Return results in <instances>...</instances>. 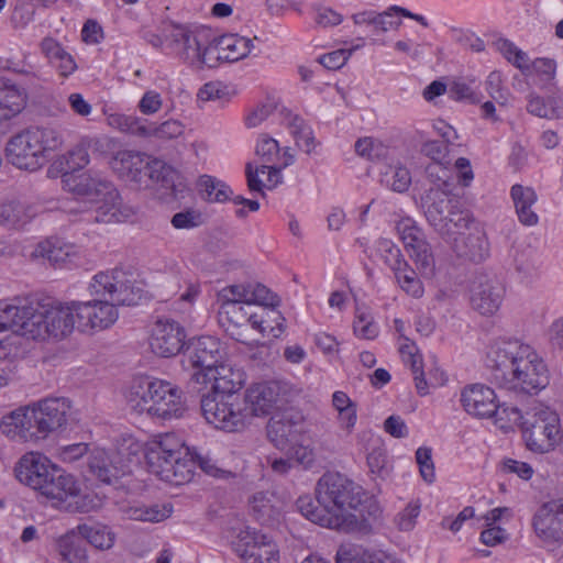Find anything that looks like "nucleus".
Segmentation results:
<instances>
[{"instance_id": "f257e3e1", "label": "nucleus", "mask_w": 563, "mask_h": 563, "mask_svg": "<svg viewBox=\"0 0 563 563\" xmlns=\"http://www.w3.org/2000/svg\"><path fill=\"white\" fill-rule=\"evenodd\" d=\"M75 329L71 311L49 297L32 295L0 302V333H13L31 340L63 339ZM0 338V358L5 357Z\"/></svg>"}, {"instance_id": "0e129e2a", "label": "nucleus", "mask_w": 563, "mask_h": 563, "mask_svg": "<svg viewBox=\"0 0 563 563\" xmlns=\"http://www.w3.org/2000/svg\"><path fill=\"white\" fill-rule=\"evenodd\" d=\"M399 353L402 361L410 365L412 372H417V368L422 366V356L419 354L416 344L409 339L405 338V342L399 347Z\"/></svg>"}, {"instance_id": "7ed1b4c3", "label": "nucleus", "mask_w": 563, "mask_h": 563, "mask_svg": "<svg viewBox=\"0 0 563 563\" xmlns=\"http://www.w3.org/2000/svg\"><path fill=\"white\" fill-rule=\"evenodd\" d=\"M492 382L518 395H536L549 384L543 360L528 344L518 340L500 341L487 355Z\"/></svg>"}, {"instance_id": "69168bd1", "label": "nucleus", "mask_w": 563, "mask_h": 563, "mask_svg": "<svg viewBox=\"0 0 563 563\" xmlns=\"http://www.w3.org/2000/svg\"><path fill=\"white\" fill-rule=\"evenodd\" d=\"M219 297L222 300V302H247L249 284L228 286L219 292Z\"/></svg>"}, {"instance_id": "dca6fc26", "label": "nucleus", "mask_w": 563, "mask_h": 563, "mask_svg": "<svg viewBox=\"0 0 563 563\" xmlns=\"http://www.w3.org/2000/svg\"><path fill=\"white\" fill-rule=\"evenodd\" d=\"M224 358V352L218 339L209 335L194 338L184 350V364L195 372L214 373V366Z\"/></svg>"}, {"instance_id": "412c9836", "label": "nucleus", "mask_w": 563, "mask_h": 563, "mask_svg": "<svg viewBox=\"0 0 563 563\" xmlns=\"http://www.w3.org/2000/svg\"><path fill=\"white\" fill-rule=\"evenodd\" d=\"M220 314L224 316L231 324V328L228 329L231 336L243 343L245 340L242 333L238 331L240 328L251 324L253 329L264 332L266 330L264 323L268 321L262 313L257 312V308L251 306L249 302H222Z\"/></svg>"}, {"instance_id": "864d4df0", "label": "nucleus", "mask_w": 563, "mask_h": 563, "mask_svg": "<svg viewBox=\"0 0 563 563\" xmlns=\"http://www.w3.org/2000/svg\"><path fill=\"white\" fill-rule=\"evenodd\" d=\"M257 312L262 313L265 319H267V323H264L266 330L261 332L268 334L273 338H279L280 334L285 331V318L280 314L279 311L273 309L257 308Z\"/></svg>"}, {"instance_id": "e433bc0d", "label": "nucleus", "mask_w": 563, "mask_h": 563, "mask_svg": "<svg viewBox=\"0 0 563 563\" xmlns=\"http://www.w3.org/2000/svg\"><path fill=\"white\" fill-rule=\"evenodd\" d=\"M148 158L144 154L133 151H119L111 161L112 169L121 176L136 179L144 170Z\"/></svg>"}, {"instance_id": "aec40b11", "label": "nucleus", "mask_w": 563, "mask_h": 563, "mask_svg": "<svg viewBox=\"0 0 563 563\" xmlns=\"http://www.w3.org/2000/svg\"><path fill=\"white\" fill-rule=\"evenodd\" d=\"M178 449H183V444L172 433H165L150 441L145 446L148 471L163 481L165 471L169 470L173 461L178 459Z\"/></svg>"}, {"instance_id": "473e14b6", "label": "nucleus", "mask_w": 563, "mask_h": 563, "mask_svg": "<svg viewBox=\"0 0 563 563\" xmlns=\"http://www.w3.org/2000/svg\"><path fill=\"white\" fill-rule=\"evenodd\" d=\"M388 252L394 260V263H390V268L394 271L400 287L412 297H421L423 294L422 284L416 272L411 269L402 258L400 250L397 247H389Z\"/></svg>"}, {"instance_id": "9d476101", "label": "nucleus", "mask_w": 563, "mask_h": 563, "mask_svg": "<svg viewBox=\"0 0 563 563\" xmlns=\"http://www.w3.org/2000/svg\"><path fill=\"white\" fill-rule=\"evenodd\" d=\"M521 430L527 448L537 453L550 452L563 440L559 413L541 405L528 412Z\"/></svg>"}, {"instance_id": "2eb2a0df", "label": "nucleus", "mask_w": 563, "mask_h": 563, "mask_svg": "<svg viewBox=\"0 0 563 563\" xmlns=\"http://www.w3.org/2000/svg\"><path fill=\"white\" fill-rule=\"evenodd\" d=\"M286 386L276 380L261 382L251 385L242 398L249 413V422L255 416L269 415L284 402Z\"/></svg>"}, {"instance_id": "393cba45", "label": "nucleus", "mask_w": 563, "mask_h": 563, "mask_svg": "<svg viewBox=\"0 0 563 563\" xmlns=\"http://www.w3.org/2000/svg\"><path fill=\"white\" fill-rule=\"evenodd\" d=\"M301 417L291 412H283L273 416L267 426L268 440L279 450L286 449L297 440L301 431Z\"/></svg>"}, {"instance_id": "c03bdc74", "label": "nucleus", "mask_w": 563, "mask_h": 563, "mask_svg": "<svg viewBox=\"0 0 563 563\" xmlns=\"http://www.w3.org/2000/svg\"><path fill=\"white\" fill-rule=\"evenodd\" d=\"M33 216V208L20 200H10L0 207V218L11 227L22 225L32 219Z\"/></svg>"}, {"instance_id": "b1692460", "label": "nucleus", "mask_w": 563, "mask_h": 563, "mask_svg": "<svg viewBox=\"0 0 563 563\" xmlns=\"http://www.w3.org/2000/svg\"><path fill=\"white\" fill-rule=\"evenodd\" d=\"M201 33L192 32L183 26L175 27L172 37L178 56L190 65H209L208 55L205 53L208 45L201 40Z\"/></svg>"}, {"instance_id": "9b49d317", "label": "nucleus", "mask_w": 563, "mask_h": 563, "mask_svg": "<svg viewBox=\"0 0 563 563\" xmlns=\"http://www.w3.org/2000/svg\"><path fill=\"white\" fill-rule=\"evenodd\" d=\"M231 547L242 563L280 562L279 548L273 538L250 527L239 530Z\"/></svg>"}, {"instance_id": "6e6552de", "label": "nucleus", "mask_w": 563, "mask_h": 563, "mask_svg": "<svg viewBox=\"0 0 563 563\" xmlns=\"http://www.w3.org/2000/svg\"><path fill=\"white\" fill-rule=\"evenodd\" d=\"M63 143L60 133L53 128L32 126L13 135L7 144L8 161L20 169L36 170L42 167L47 153Z\"/></svg>"}, {"instance_id": "4468645a", "label": "nucleus", "mask_w": 563, "mask_h": 563, "mask_svg": "<svg viewBox=\"0 0 563 563\" xmlns=\"http://www.w3.org/2000/svg\"><path fill=\"white\" fill-rule=\"evenodd\" d=\"M130 472L118 451L93 450L87 460L85 476L100 484L114 485Z\"/></svg>"}, {"instance_id": "72a5a7b5", "label": "nucleus", "mask_w": 563, "mask_h": 563, "mask_svg": "<svg viewBox=\"0 0 563 563\" xmlns=\"http://www.w3.org/2000/svg\"><path fill=\"white\" fill-rule=\"evenodd\" d=\"M510 194L519 221L525 225H536L538 223V216L531 209L537 201L534 190L531 187L516 184L511 187Z\"/></svg>"}, {"instance_id": "0eeeda50", "label": "nucleus", "mask_w": 563, "mask_h": 563, "mask_svg": "<svg viewBox=\"0 0 563 563\" xmlns=\"http://www.w3.org/2000/svg\"><path fill=\"white\" fill-rule=\"evenodd\" d=\"M450 185L443 180L431 187L422 198L428 222L443 238L451 240L455 233L470 229L473 219L468 210L462 207L457 196L450 192Z\"/></svg>"}, {"instance_id": "e2e57ef3", "label": "nucleus", "mask_w": 563, "mask_h": 563, "mask_svg": "<svg viewBox=\"0 0 563 563\" xmlns=\"http://www.w3.org/2000/svg\"><path fill=\"white\" fill-rule=\"evenodd\" d=\"M420 512V505L410 503L406 506V508L400 511L396 518L395 522L399 530L409 531L415 527L416 519Z\"/></svg>"}, {"instance_id": "4c0bfd02", "label": "nucleus", "mask_w": 563, "mask_h": 563, "mask_svg": "<svg viewBox=\"0 0 563 563\" xmlns=\"http://www.w3.org/2000/svg\"><path fill=\"white\" fill-rule=\"evenodd\" d=\"M296 507L302 516L314 523L331 529L340 527L338 517L335 515H328L325 508L317 501L314 503L311 496H300L296 501Z\"/></svg>"}, {"instance_id": "5701e85b", "label": "nucleus", "mask_w": 563, "mask_h": 563, "mask_svg": "<svg viewBox=\"0 0 563 563\" xmlns=\"http://www.w3.org/2000/svg\"><path fill=\"white\" fill-rule=\"evenodd\" d=\"M97 203L99 206L95 214H86L87 222L118 223L128 221L135 214V210L122 201L114 186Z\"/></svg>"}, {"instance_id": "f8f14e48", "label": "nucleus", "mask_w": 563, "mask_h": 563, "mask_svg": "<svg viewBox=\"0 0 563 563\" xmlns=\"http://www.w3.org/2000/svg\"><path fill=\"white\" fill-rule=\"evenodd\" d=\"M36 404L20 407L2 417L0 431L9 439L20 442H34L45 439Z\"/></svg>"}, {"instance_id": "a18cd8bd", "label": "nucleus", "mask_w": 563, "mask_h": 563, "mask_svg": "<svg viewBox=\"0 0 563 563\" xmlns=\"http://www.w3.org/2000/svg\"><path fill=\"white\" fill-rule=\"evenodd\" d=\"M198 185L202 197L208 201L223 202L230 198V188L211 176H201Z\"/></svg>"}, {"instance_id": "79ce46f5", "label": "nucleus", "mask_w": 563, "mask_h": 563, "mask_svg": "<svg viewBox=\"0 0 563 563\" xmlns=\"http://www.w3.org/2000/svg\"><path fill=\"white\" fill-rule=\"evenodd\" d=\"M335 560L336 563H401L382 553L361 552L353 545H341Z\"/></svg>"}, {"instance_id": "20e7f679", "label": "nucleus", "mask_w": 563, "mask_h": 563, "mask_svg": "<svg viewBox=\"0 0 563 563\" xmlns=\"http://www.w3.org/2000/svg\"><path fill=\"white\" fill-rule=\"evenodd\" d=\"M363 496V488L340 473H325L316 485L317 503L325 508L328 515L338 517L340 527L334 529L345 532L366 534L372 531L368 519L351 512L362 504Z\"/></svg>"}, {"instance_id": "6ab92c4d", "label": "nucleus", "mask_w": 563, "mask_h": 563, "mask_svg": "<svg viewBox=\"0 0 563 563\" xmlns=\"http://www.w3.org/2000/svg\"><path fill=\"white\" fill-rule=\"evenodd\" d=\"M494 390L485 385L475 384L464 388L461 401L465 411L474 417H495L496 421L504 420L505 405H496Z\"/></svg>"}, {"instance_id": "680f3d73", "label": "nucleus", "mask_w": 563, "mask_h": 563, "mask_svg": "<svg viewBox=\"0 0 563 563\" xmlns=\"http://www.w3.org/2000/svg\"><path fill=\"white\" fill-rule=\"evenodd\" d=\"M188 453L191 456V462L197 464L206 474L213 477H220L227 473L217 466L216 462L209 454H203L198 451H189Z\"/></svg>"}, {"instance_id": "7c9ffc66", "label": "nucleus", "mask_w": 563, "mask_h": 563, "mask_svg": "<svg viewBox=\"0 0 563 563\" xmlns=\"http://www.w3.org/2000/svg\"><path fill=\"white\" fill-rule=\"evenodd\" d=\"M451 239H453V250L461 257L479 262L487 255V241L484 233L479 230H475L468 234H466L465 231H463V233H455Z\"/></svg>"}, {"instance_id": "423d86ee", "label": "nucleus", "mask_w": 563, "mask_h": 563, "mask_svg": "<svg viewBox=\"0 0 563 563\" xmlns=\"http://www.w3.org/2000/svg\"><path fill=\"white\" fill-rule=\"evenodd\" d=\"M129 401L139 412H146L163 420L178 419L186 411L184 394L179 387L151 377H139L133 380Z\"/></svg>"}, {"instance_id": "ddd939ff", "label": "nucleus", "mask_w": 563, "mask_h": 563, "mask_svg": "<svg viewBox=\"0 0 563 563\" xmlns=\"http://www.w3.org/2000/svg\"><path fill=\"white\" fill-rule=\"evenodd\" d=\"M505 296V286L493 273H475L470 284V300L481 314H494Z\"/></svg>"}, {"instance_id": "4be33fe9", "label": "nucleus", "mask_w": 563, "mask_h": 563, "mask_svg": "<svg viewBox=\"0 0 563 563\" xmlns=\"http://www.w3.org/2000/svg\"><path fill=\"white\" fill-rule=\"evenodd\" d=\"M63 184L67 191L95 202H98L113 186L99 174L91 173H65Z\"/></svg>"}, {"instance_id": "c85d7f7f", "label": "nucleus", "mask_w": 563, "mask_h": 563, "mask_svg": "<svg viewBox=\"0 0 563 563\" xmlns=\"http://www.w3.org/2000/svg\"><path fill=\"white\" fill-rule=\"evenodd\" d=\"M254 47L253 41L236 34L219 37L214 44H209L205 53H217V59L235 62L246 57Z\"/></svg>"}, {"instance_id": "ea45409f", "label": "nucleus", "mask_w": 563, "mask_h": 563, "mask_svg": "<svg viewBox=\"0 0 563 563\" xmlns=\"http://www.w3.org/2000/svg\"><path fill=\"white\" fill-rule=\"evenodd\" d=\"M402 240L407 247H411L412 253L410 256L418 268L426 274L432 273L434 260L429 245L413 233V229H410L408 235H402Z\"/></svg>"}, {"instance_id": "2f4dec72", "label": "nucleus", "mask_w": 563, "mask_h": 563, "mask_svg": "<svg viewBox=\"0 0 563 563\" xmlns=\"http://www.w3.org/2000/svg\"><path fill=\"white\" fill-rule=\"evenodd\" d=\"M40 48L48 64L57 69L62 77H68L76 71L77 64L74 57L55 38L44 37L40 43Z\"/></svg>"}, {"instance_id": "8fccbe9b", "label": "nucleus", "mask_w": 563, "mask_h": 563, "mask_svg": "<svg viewBox=\"0 0 563 563\" xmlns=\"http://www.w3.org/2000/svg\"><path fill=\"white\" fill-rule=\"evenodd\" d=\"M421 152L434 161V164H431L427 167V172L430 177L435 175L437 169L443 170L440 167V162L446 156V144L441 141H428L422 145Z\"/></svg>"}, {"instance_id": "13d9d810", "label": "nucleus", "mask_w": 563, "mask_h": 563, "mask_svg": "<svg viewBox=\"0 0 563 563\" xmlns=\"http://www.w3.org/2000/svg\"><path fill=\"white\" fill-rule=\"evenodd\" d=\"M528 111L540 118L559 119L561 117V109L553 106V101L544 102L541 98L534 97L529 100Z\"/></svg>"}, {"instance_id": "774afa93", "label": "nucleus", "mask_w": 563, "mask_h": 563, "mask_svg": "<svg viewBox=\"0 0 563 563\" xmlns=\"http://www.w3.org/2000/svg\"><path fill=\"white\" fill-rule=\"evenodd\" d=\"M201 223V216L195 210H186L175 213L172 218V224L176 229H192Z\"/></svg>"}, {"instance_id": "c756f323", "label": "nucleus", "mask_w": 563, "mask_h": 563, "mask_svg": "<svg viewBox=\"0 0 563 563\" xmlns=\"http://www.w3.org/2000/svg\"><path fill=\"white\" fill-rule=\"evenodd\" d=\"M253 517L264 526H274L283 511L282 500L272 492H257L250 499Z\"/></svg>"}, {"instance_id": "f03ea898", "label": "nucleus", "mask_w": 563, "mask_h": 563, "mask_svg": "<svg viewBox=\"0 0 563 563\" xmlns=\"http://www.w3.org/2000/svg\"><path fill=\"white\" fill-rule=\"evenodd\" d=\"M88 290L100 299L65 306L71 311L75 328L81 332L109 328L119 317L117 306H134L142 298L132 274L122 269L95 275Z\"/></svg>"}, {"instance_id": "bb28decb", "label": "nucleus", "mask_w": 563, "mask_h": 563, "mask_svg": "<svg viewBox=\"0 0 563 563\" xmlns=\"http://www.w3.org/2000/svg\"><path fill=\"white\" fill-rule=\"evenodd\" d=\"M35 404L38 415L45 423L43 424L45 438L66 424L70 412V402L68 399L63 397L46 398Z\"/></svg>"}, {"instance_id": "a19ab883", "label": "nucleus", "mask_w": 563, "mask_h": 563, "mask_svg": "<svg viewBox=\"0 0 563 563\" xmlns=\"http://www.w3.org/2000/svg\"><path fill=\"white\" fill-rule=\"evenodd\" d=\"M267 169V183L271 186H276L282 181L280 172L282 166H268L262 164V166H254L252 163H247L245 166V174L247 179V186L252 191L263 192L264 183L260 178V174H265Z\"/></svg>"}, {"instance_id": "f3484780", "label": "nucleus", "mask_w": 563, "mask_h": 563, "mask_svg": "<svg viewBox=\"0 0 563 563\" xmlns=\"http://www.w3.org/2000/svg\"><path fill=\"white\" fill-rule=\"evenodd\" d=\"M563 501L561 499L544 503L534 515L533 527L544 547L554 551L561 547L563 536Z\"/></svg>"}, {"instance_id": "39448f33", "label": "nucleus", "mask_w": 563, "mask_h": 563, "mask_svg": "<svg viewBox=\"0 0 563 563\" xmlns=\"http://www.w3.org/2000/svg\"><path fill=\"white\" fill-rule=\"evenodd\" d=\"M14 472L20 483L53 500L65 501L80 493V487L73 475L58 468L38 452L24 454Z\"/></svg>"}, {"instance_id": "58836bf2", "label": "nucleus", "mask_w": 563, "mask_h": 563, "mask_svg": "<svg viewBox=\"0 0 563 563\" xmlns=\"http://www.w3.org/2000/svg\"><path fill=\"white\" fill-rule=\"evenodd\" d=\"M26 104V93L16 86L0 89V121L10 120L19 114Z\"/></svg>"}, {"instance_id": "6e6d98bb", "label": "nucleus", "mask_w": 563, "mask_h": 563, "mask_svg": "<svg viewBox=\"0 0 563 563\" xmlns=\"http://www.w3.org/2000/svg\"><path fill=\"white\" fill-rule=\"evenodd\" d=\"M449 95L455 101H466L472 104L481 101L478 93L463 80L453 81L450 85Z\"/></svg>"}, {"instance_id": "cd10ccee", "label": "nucleus", "mask_w": 563, "mask_h": 563, "mask_svg": "<svg viewBox=\"0 0 563 563\" xmlns=\"http://www.w3.org/2000/svg\"><path fill=\"white\" fill-rule=\"evenodd\" d=\"M145 175L156 184H159L166 190L164 197L177 199L183 191V184L179 181L178 172L164 161L154 158L145 164Z\"/></svg>"}, {"instance_id": "338daca9", "label": "nucleus", "mask_w": 563, "mask_h": 563, "mask_svg": "<svg viewBox=\"0 0 563 563\" xmlns=\"http://www.w3.org/2000/svg\"><path fill=\"white\" fill-rule=\"evenodd\" d=\"M501 471L507 474H516L525 481L530 479L533 475V468L528 463L512 459H505L501 462Z\"/></svg>"}, {"instance_id": "49530a36", "label": "nucleus", "mask_w": 563, "mask_h": 563, "mask_svg": "<svg viewBox=\"0 0 563 563\" xmlns=\"http://www.w3.org/2000/svg\"><path fill=\"white\" fill-rule=\"evenodd\" d=\"M355 152L369 161H383L388 156V147L373 137H363L356 141Z\"/></svg>"}, {"instance_id": "1a4fd4ad", "label": "nucleus", "mask_w": 563, "mask_h": 563, "mask_svg": "<svg viewBox=\"0 0 563 563\" xmlns=\"http://www.w3.org/2000/svg\"><path fill=\"white\" fill-rule=\"evenodd\" d=\"M200 407L206 420L217 429L234 432L249 424L247 407L238 394L203 395Z\"/></svg>"}, {"instance_id": "3c124183", "label": "nucleus", "mask_w": 563, "mask_h": 563, "mask_svg": "<svg viewBox=\"0 0 563 563\" xmlns=\"http://www.w3.org/2000/svg\"><path fill=\"white\" fill-rule=\"evenodd\" d=\"M383 183L394 191L404 192L411 184L410 173L406 167H391L385 173Z\"/></svg>"}, {"instance_id": "5fc2aeb1", "label": "nucleus", "mask_w": 563, "mask_h": 563, "mask_svg": "<svg viewBox=\"0 0 563 563\" xmlns=\"http://www.w3.org/2000/svg\"><path fill=\"white\" fill-rule=\"evenodd\" d=\"M279 144L276 140L266 134L261 136L256 146V155L262 159L263 164L273 163L279 156Z\"/></svg>"}, {"instance_id": "a211bd4d", "label": "nucleus", "mask_w": 563, "mask_h": 563, "mask_svg": "<svg viewBox=\"0 0 563 563\" xmlns=\"http://www.w3.org/2000/svg\"><path fill=\"white\" fill-rule=\"evenodd\" d=\"M185 338V329L177 321L158 319L152 329L150 346L156 355L172 357L186 347Z\"/></svg>"}, {"instance_id": "4d7b16f0", "label": "nucleus", "mask_w": 563, "mask_h": 563, "mask_svg": "<svg viewBox=\"0 0 563 563\" xmlns=\"http://www.w3.org/2000/svg\"><path fill=\"white\" fill-rule=\"evenodd\" d=\"M416 461L419 465L421 477L427 483H432L435 478L434 464L432 461V452L429 448H419L416 451Z\"/></svg>"}, {"instance_id": "09e8293b", "label": "nucleus", "mask_w": 563, "mask_h": 563, "mask_svg": "<svg viewBox=\"0 0 563 563\" xmlns=\"http://www.w3.org/2000/svg\"><path fill=\"white\" fill-rule=\"evenodd\" d=\"M165 472L163 481L174 485H181L192 478L191 465L183 459L181 449H178L177 461H173L172 467Z\"/></svg>"}, {"instance_id": "a878e982", "label": "nucleus", "mask_w": 563, "mask_h": 563, "mask_svg": "<svg viewBox=\"0 0 563 563\" xmlns=\"http://www.w3.org/2000/svg\"><path fill=\"white\" fill-rule=\"evenodd\" d=\"M214 373L194 372L191 378L198 384L212 382V390L221 394H236L242 387L243 374L234 371L230 365L224 363V358L220 364L214 366Z\"/></svg>"}, {"instance_id": "37998d69", "label": "nucleus", "mask_w": 563, "mask_h": 563, "mask_svg": "<svg viewBox=\"0 0 563 563\" xmlns=\"http://www.w3.org/2000/svg\"><path fill=\"white\" fill-rule=\"evenodd\" d=\"M76 533L86 542L99 550H108L113 547L114 534L104 526L79 525Z\"/></svg>"}, {"instance_id": "603ef678", "label": "nucleus", "mask_w": 563, "mask_h": 563, "mask_svg": "<svg viewBox=\"0 0 563 563\" xmlns=\"http://www.w3.org/2000/svg\"><path fill=\"white\" fill-rule=\"evenodd\" d=\"M92 144H96L93 139L85 137L69 152V168L75 170L85 167L89 163L88 150Z\"/></svg>"}, {"instance_id": "052dcab7", "label": "nucleus", "mask_w": 563, "mask_h": 563, "mask_svg": "<svg viewBox=\"0 0 563 563\" xmlns=\"http://www.w3.org/2000/svg\"><path fill=\"white\" fill-rule=\"evenodd\" d=\"M151 135L163 140H169L183 134L184 126L179 121L168 120L159 125L151 124Z\"/></svg>"}, {"instance_id": "c9c22d12", "label": "nucleus", "mask_w": 563, "mask_h": 563, "mask_svg": "<svg viewBox=\"0 0 563 563\" xmlns=\"http://www.w3.org/2000/svg\"><path fill=\"white\" fill-rule=\"evenodd\" d=\"M57 552L62 563H88L86 543L75 530L57 540Z\"/></svg>"}, {"instance_id": "f704fd0d", "label": "nucleus", "mask_w": 563, "mask_h": 563, "mask_svg": "<svg viewBox=\"0 0 563 563\" xmlns=\"http://www.w3.org/2000/svg\"><path fill=\"white\" fill-rule=\"evenodd\" d=\"M75 255L76 250L73 245L60 244L51 240L40 242L31 254L33 258L47 260L53 266L65 265L71 262Z\"/></svg>"}, {"instance_id": "de8ad7c7", "label": "nucleus", "mask_w": 563, "mask_h": 563, "mask_svg": "<svg viewBox=\"0 0 563 563\" xmlns=\"http://www.w3.org/2000/svg\"><path fill=\"white\" fill-rule=\"evenodd\" d=\"M255 308L273 309L279 303L278 297L262 284H249V301Z\"/></svg>"}, {"instance_id": "bf43d9fd", "label": "nucleus", "mask_w": 563, "mask_h": 563, "mask_svg": "<svg viewBox=\"0 0 563 563\" xmlns=\"http://www.w3.org/2000/svg\"><path fill=\"white\" fill-rule=\"evenodd\" d=\"M173 512V506L170 504H154L144 505L142 504V521L147 522H161L170 517Z\"/></svg>"}]
</instances>
